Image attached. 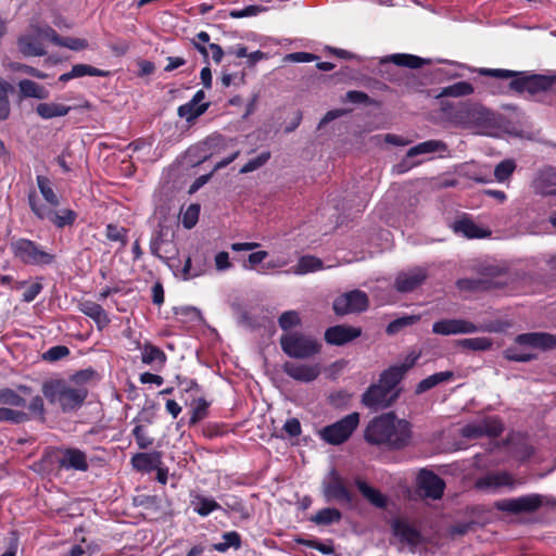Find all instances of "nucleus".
I'll return each instance as SVG.
<instances>
[{
  "instance_id": "f257e3e1",
  "label": "nucleus",
  "mask_w": 556,
  "mask_h": 556,
  "mask_svg": "<svg viewBox=\"0 0 556 556\" xmlns=\"http://www.w3.org/2000/svg\"><path fill=\"white\" fill-rule=\"evenodd\" d=\"M96 378L92 369H85L71 376L68 379H54L42 384V394L51 403L59 405L63 412L79 408L85 402L87 384Z\"/></svg>"
},
{
  "instance_id": "f03ea898",
  "label": "nucleus",
  "mask_w": 556,
  "mask_h": 556,
  "mask_svg": "<svg viewBox=\"0 0 556 556\" xmlns=\"http://www.w3.org/2000/svg\"><path fill=\"white\" fill-rule=\"evenodd\" d=\"M365 440L374 445L402 448L409 443L410 425L393 413L382 414L372 419L365 430Z\"/></svg>"
},
{
  "instance_id": "7ed1b4c3",
  "label": "nucleus",
  "mask_w": 556,
  "mask_h": 556,
  "mask_svg": "<svg viewBox=\"0 0 556 556\" xmlns=\"http://www.w3.org/2000/svg\"><path fill=\"white\" fill-rule=\"evenodd\" d=\"M400 382V371L384 370L377 384H372L363 395V403L370 408L381 409L390 406L399 396L396 389Z\"/></svg>"
},
{
  "instance_id": "20e7f679",
  "label": "nucleus",
  "mask_w": 556,
  "mask_h": 556,
  "mask_svg": "<svg viewBox=\"0 0 556 556\" xmlns=\"http://www.w3.org/2000/svg\"><path fill=\"white\" fill-rule=\"evenodd\" d=\"M282 351L293 358H308L317 354L320 344L316 339L300 332L286 333L280 338Z\"/></svg>"
},
{
  "instance_id": "39448f33",
  "label": "nucleus",
  "mask_w": 556,
  "mask_h": 556,
  "mask_svg": "<svg viewBox=\"0 0 556 556\" xmlns=\"http://www.w3.org/2000/svg\"><path fill=\"white\" fill-rule=\"evenodd\" d=\"M16 258L29 265H48L54 261V255L45 251L39 244L27 239H18L11 244Z\"/></svg>"
},
{
  "instance_id": "423d86ee",
  "label": "nucleus",
  "mask_w": 556,
  "mask_h": 556,
  "mask_svg": "<svg viewBox=\"0 0 556 556\" xmlns=\"http://www.w3.org/2000/svg\"><path fill=\"white\" fill-rule=\"evenodd\" d=\"M481 276L482 277L479 279H459L456 282L457 288L464 291H477L490 288H502L505 285L503 277L506 276V274L498 267L486 266L482 269Z\"/></svg>"
},
{
  "instance_id": "0eeeda50",
  "label": "nucleus",
  "mask_w": 556,
  "mask_h": 556,
  "mask_svg": "<svg viewBox=\"0 0 556 556\" xmlns=\"http://www.w3.org/2000/svg\"><path fill=\"white\" fill-rule=\"evenodd\" d=\"M359 424L358 413H352L320 431L323 440L338 445L346 441Z\"/></svg>"
},
{
  "instance_id": "6e6552de",
  "label": "nucleus",
  "mask_w": 556,
  "mask_h": 556,
  "mask_svg": "<svg viewBox=\"0 0 556 556\" xmlns=\"http://www.w3.org/2000/svg\"><path fill=\"white\" fill-rule=\"evenodd\" d=\"M29 205L38 218L49 219L58 228L73 225L77 217V214L70 208L54 211L46 207L43 204L38 203L36 197L33 194L29 195Z\"/></svg>"
},
{
  "instance_id": "1a4fd4ad",
  "label": "nucleus",
  "mask_w": 556,
  "mask_h": 556,
  "mask_svg": "<svg viewBox=\"0 0 556 556\" xmlns=\"http://www.w3.org/2000/svg\"><path fill=\"white\" fill-rule=\"evenodd\" d=\"M543 504V497L539 494H528L515 498L500 500L494 507L501 511L510 514L532 513Z\"/></svg>"
},
{
  "instance_id": "9d476101",
  "label": "nucleus",
  "mask_w": 556,
  "mask_h": 556,
  "mask_svg": "<svg viewBox=\"0 0 556 556\" xmlns=\"http://www.w3.org/2000/svg\"><path fill=\"white\" fill-rule=\"evenodd\" d=\"M368 307V298L365 292L353 290L339 295L333 301V309L338 315L363 312Z\"/></svg>"
},
{
  "instance_id": "9b49d317",
  "label": "nucleus",
  "mask_w": 556,
  "mask_h": 556,
  "mask_svg": "<svg viewBox=\"0 0 556 556\" xmlns=\"http://www.w3.org/2000/svg\"><path fill=\"white\" fill-rule=\"evenodd\" d=\"M323 493L326 500L352 504L353 497L346 489L341 476L336 469H331L323 481Z\"/></svg>"
},
{
  "instance_id": "f8f14e48",
  "label": "nucleus",
  "mask_w": 556,
  "mask_h": 556,
  "mask_svg": "<svg viewBox=\"0 0 556 556\" xmlns=\"http://www.w3.org/2000/svg\"><path fill=\"white\" fill-rule=\"evenodd\" d=\"M446 149H447L446 144L441 140H428V141L418 143L417 146L410 148L407 151L406 157L400 164L395 165L393 167V170L396 174H403L417 164V163H410L409 159L415 157L417 155H421V154H430V153H434V152H445Z\"/></svg>"
},
{
  "instance_id": "ddd939ff",
  "label": "nucleus",
  "mask_w": 556,
  "mask_h": 556,
  "mask_svg": "<svg viewBox=\"0 0 556 556\" xmlns=\"http://www.w3.org/2000/svg\"><path fill=\"white\" fill-rule=\"evenodd\" d=\"M478 330L476 324L462 318L441 319L432 325V332L440 336L468 334Z\"/></svg>"
},
{
  "instance_id": "4468645a",
  "label": "nucleus",
  "mask_w": 556,
  "mask_h": 556,
  "mask_svg": "<svg viewBox=\"0 0 556 556\" xmlns=\"http://www.w3.org/2000/svg\"><path fill=\"white\" fill-rule=\"evenodd\" d=\"M43 28L45 26H33L28 34L18 38V49L25 56H42L47 53L42 45L46 37L38 34L39 29ZM47 40L49 39L47 38Z\"/></svg>"
},
{
  "instance_id": "2eb2a0df",
  "label": "nucleus",
  "mask_w": 556,
  "mask_h": 556,
  "mask_svg": "<svg viewBox=\"0 0 556 556\" xmlns=\"http://www.w3.org/2000/svg\"><path fill=\"white\" fill-rule=\"evenodd\" d=\"M236 143L235 139L226 138L222 135L214 134L207 137L203 142L193 147L189 150V152L200 151L203 153L202 161L212 157L214 155L220 154L225 150L230 147H233Z\"/></svg>"
},
{
  "instance_id": "dca6fc26",
  "label": "nucleus",
  "mask_w": 556,
  "mask_h": 556,
  "mask_svg": "<svg viewBox=\"0 0 556 556\" xmlns=\"http://www.w3.org/2000/svg\"><path fill=\"white\" fill-rule=\"evenodd\" d=\"M515 479L506 471L490 472L477 480L476 486L486 492H496L502 488L513 490Z\"/></svg>"
},
{
  "instance_id": "f3484780",
  "label": "nucleus",
  "mask_w": 556,
  "mask_h": 556,
  "mask_svg": "<svg viewBox=\"0 0 556 556\" xmlns=\"http://www.w3.org/2000/svg\"><path fill=\"white\" fill-rule=\"evenodd\" d=\"M549 86V80L540 75H517L509 83L510 89L517 92H528L534 94L539 91L545 90Z\"/></svg>"
},
{
  "instance_id": "a211bd4d",
  "label": "nucleus",
  "mask_w": 556,
  "mask_h": 556,
  "mask_svg": "<svg viewBox=\"0 0 556 556\" xmlns=\"http://www.w3.org/2000/svg\"><path fill=\"white\" fill-rule=\"evenodd\" d=\"M531 188L536 194L556 195V169L549 166L539 169L533 177Z\"/></svg>"
},
{
  "instance_id": "6ab92c4d",
  "label": "nucleus",
  "mask_w": 556,
  "mask_h": 556,
  "mask_svg": "<svg viewBox=\"0 0 556 556\" xmlns=\"http://www.w3.org/2000/svg\"><path fill=\"white\" fill-rule=\"evenodd\" d=\"M426 268L415 267L397 274L394 287L399 292L405 293L415 290L427 278Z\"/></svg>"
},
{
  "instance_id": "aec40b11",
  "label": "nucleus",
  "mask_w": 556,
  "mask_h": 556,
  "mask_svg": "<svg viewBox=\"0 0 556 556\" xmlns=\"http://www.w3.org/2000/svg\"><path fill=\"white\" fill-rule=\"evenodd\" d=\"M502 432V426L493 419L484 418L479 421L466 425L462 434L468 439H476L482 435L495 437Z\"/></svg>"
},
{
  "instance_id": "412c9836",
  "label": "nucleus",
  "mask_w": 556,
  "mask_h": 556,
  "mask_svg": "<svg viewBox=\"0 0 556 556\" xmlns=\"http://www.w3.org/2000/svg\"><path fill=\"white\" fill-rule=\"evenodd\" d=\"M489 116V111L478 110L467 103H459L450 114V121L458 126H468L478 117L488 118Z\"/></svg>"
},
{
  "instance_id": "4be33fe9",
  "label": "nucleus",
  "mask_w": 556,
  "mask_h": 556,
  "mask_svg": "<svg viewBox=\"0 0 556 556\" xmlns=\"http://www.w3.org/2000/svg\"><path fill=\"white\" fill-rule=\"evenodd\" d=\"M515 342L519 345L546 351L556 348V336L546 332H530L517 336Z\"/></svg>"
},
{
  "instance_id": "5701e85b",
  "label": "nucleus",
  "mask_w": 556,
  "mask_h": 556,
  "mask_svg": "<svg viewBox=\"0 0 556 556\" xmlns=\"http://www.w3.org/2000/svg\"><path fill=\"white\" fill-rule=\"evenodd\" d=\"M91 105L88 101H84L77 106H68L58 102H40L36 105L35 112L42 119H51L54 117H62L70 113L73 109H90Z\"/></svg>"
},
{
  "instance_id": "b1692460",
  "label": "nucleus",
  "mask_w": 556,
  "mask_h": 556,
  "mask_svg": "<svg viewBox=\"0 0 556 556\" xmlns=\"http://www.w3.org/2000/svg\"><path fill=\"white\" fill-rule=\"evenodd\" d=\"M418 485L425 496L433 500H438L442 496L445 486L440 477L428 470H421L419 472Z\"/></svg>"
},
{
  "instance_id": "393cba45",
  "label": "nucleus",
  "mask_w": 556,
  "mask_h": 556,
  "mask_svg": "<svg viewBox=\"0 0 556 556\" xmlns=\"http://www.w3.org/2000/svg\"><path fill=\"white\" fill-rule=\"evenodd\" d=\"M283 371L294 380L301 382L314 381L320 374L319 365L296 364L287 362L283 364Z\"/></svg>"
},
{
  "instance_id": "a878e982",
  "label": "nucleus",
  "mask_w": 556,
  "mask_h": 556,
  "mask_svg": "<svg viewBox=\"0 0 556 556\" xmlns=\"http://www.w3.org/2000/svg\"><path fill=\"white\" fill-rule=\"evenodd\" d=\"M361 336V329L345 326V325H338L330 327L325 332V340L329 344L333 345H342L345 344L353 339Z\"/></svg>"
},
{
  "instance_id": "bb28decb",
  "label": "nucleus",
  "mask_w": 556,
  "mask_h": 556,
  "mask_svg": "<svg viewBox=\"0 0 556 556\" xmlns=\"http://www.w3.org/2000/svg\"><path fill=\"white\" fill-rule=\"evenodd\" d=\"M38 34L48 38L52 43L68 48L73 51H80L88 48V41L86 39L75 37H61L50 26H45L43 29H39Z\"/></svg>"
},
{
  "instance_id": "cd10ccee",
  "label": "nucleus",
  "mask_w": 556,
  "mask_h": 556,
  "mask_svg": "<svg viewBox=\"0 0 556 556\" xmlns=\"http://www.w3.org/2000/svg\"><path fill=\"white\" fill-rule=\"evenodd\" d=\"M391 528L393 534L399 538L402 543L409 545L410 548L416 547L421 541L420 533L406 520L395 519L392 521Z\"/></svg>"
},
{
  "instance_id": "c85d7f7f",
  "label": "nucleus",
  "mask_w": 556,
  "mask_h": 556,
  "mask_svg": "<svg viewBox=\"0 0 556 556\" xmlns=\"http://www.w3.org/2000/svg\"><path fill=\"white\" fill-rule=\"evenodd\" d=\"M60 466L65 469L85 471L88 469L86 454L77 448H66L60 458Z\"/></svg>"
},
{
  "instance_id": "c756f323",
  "label": "nucleus",
  "mask_w": 556,
  "mask_h": 556,
  "mask_svg": "<svg viewBox=\"0 0 556 556\" xmlns=\"http://www.w3.org/2000/svg\"><path fill=\"white\" fill-rule=\"evenodd\" d=\"M141 361L153 369H160L165 365L166 355L157 346L147 342L141 348Z\"/></svg>"
},
{
  "instance_id": "7c9ffc66",
  "label": "nucleus",
  "mask_w": 556,
  "mask_h": 556,
  "mask_svg": "<svg viewBox=\"0 0 556 556\" xmlns=\"http://www.w3.org/2000/svg\"><path fill=\"white\" fill-rule=\"evenodd\" d=\"M161 453H138L132 456L131 464L139 471H152L161 465Z\"/></svg>"
},
{
  "instance_id": "2f4dec72",
  "label": "nucleus",
  "mask_w": 556,
  "mask_h": 556,
  "mask_svg": "<svg viewBox=\"0 0 556 556\" xmlns=\"http://www.w3.org/2000/svg\"><path fill=\"white\" fill-rule=\"evenodd\" d=\"M79 309L81 313L92 318L99 328L105 327L110 323L106 312L96 302L84 301L79 304Z\"/></svg>"
},
{
  "instance_id": "473e14b6",
  "label": "nucleus",
  "mask_w": 556,
  "mask_h": 556,
  "mask_svg": "<svg viewBox=\"0 0 556 556\" xmlns=\"http://www.w3.org/2000/svg\"><path fill=\"white\" fill-rule=\"evenodd\" d=\"M454 231L457 233H462L464 237L472 239V238H483L489 235V232L478 225H476L472 220L464 218L454 223Z\"/></svg>"
},
{
  "instance_id": "72a5a7b5",
  "label": "nucleus",
  "mask_w": 556,
  "mask_h": 556,
  "mask_svg": "<svg viewBox=\"0 0 556 556\" xmlns=\"http://www.w3.org/2000/svg\"><path fill=\"white\" fill-rule=\"evenodd\" d=\"M356 486L363 496L374 506L383 508L387 505V497L379 492L377 489L370 486L365 481L357 479L355 481Z\"/></svg>"
},
{
  "instance_id": "f704fd0d",
  "label": "nucleus",
  "mask_w": 556,
  "mask_h": 556,
  "mask_svg": "<svg viewBox=\"0 0 556 556\" xmlns=\"http://www.w3.org/2000/svg\"><path fill=\"white\" fill-rule=\"evenodd\" d=\"M324 268L321 260L312 255L300 257L298 264L293 266L288 273L294 275H306Z\"/></svg>"
},
{
  "instance_id": "c9c22d12",
  "label": "nucleus",
  "mask_w": 556,
  "mask_h": 556,
  "mask_svg": "<svg viewBox=\"0 0 556 556\" xmlns=\"http://www.w3.org/2000/svg\"><path fill=\"white\" fill-rule=\"evenodd\" d=\"M453 377H454L453 371L447 370V371L435 372V374L422 379L417 384L415 392L417 394H421V393L434 388L435 386H438L440 383L447 382V381L452 380Z\"/></svg>"
},
{
  "instance_id": "e433bc0d",
  "label": "nucleus",
  "mask_w": 556,
  "mask_h": 556,
  "mask_svg": "<svg viewBox=\"0 0 556 556\" xmlns=\"http://www.w3.org/2000/svg\"><path fill=\"white\" fill-rule=\"evenodd\" d=\"M18 88L22 96L25 98H36L39 100H43L49 97L48 89L30 79L21 80L18 83Z\"/></svg>"
},
{
  "instance_id": "4c0bfd02",
  "label": "nucleus",
  "mask_w": 556,
  "mask_h": 556,
  "mask_svg": "<svg viewBox=\"0 0 556 556\" xmlns=\"http://www.w3.org/2000/svg\"><path fill=\"white\" fill-rule=\"evenodd\" d=\"M380 62L382 64L387 62H392L399 66H406L409 68H418L426 63V61L419 56L404 53L392 54L390 56L382 59Z\"/></svg>"
},
{
  "instance_id": "58836bf2",
  "label": "nucleus",
  "mask_w": 556,
  "mask_h": 556,
  "mask_svg": "<svg viewBox=\"0 0 556 556\" xmlns=\"http://www.w3.org/2000/svg\"><path fill=\"white\" fill-rule=\"evenodd\" d=\"M207 108L208 103L197 104L190 100L178 108V115L190 123L201 116Z\"/></svg>"
},
{
  "instance_id": "ea45409f",
  "label": "nucleus",
  "mask_w": 556,
  "mask_h": 556,
  "mask_svg": "<svg viewBox=\"0 0 556 556\" xmlns=\"http://www.w3.org/2000/svg\"><path fill=\"white\" fill-rule=\"evenodd\" d=\"M492 339L486 337L467 338L457 341V346L469 351H488L492 348Z\"/></svg>"
},
{
  "instance_id": "a19ab883",
  "label": "nucleus",
  "mask_w": 556,
  "mask_h": 556,
  "mask_svg": "<svg viewBox=\"0 0 556 556\" xmlns=\"http://www.w3.org/2000/svg\"><path fill=\"white\" fill-rule=\"evenodd\" d=\"M38 189L42 194L43 199L52 206H58L60 204L59 197L54 192L52 188V184L50 179L46 176L38 175L36 178Z\"/></svg>"
},
{
  "instance_id": "79ce46f5",
  "label": "nucleus",
  "mask_w": 556,
  "mask_h": 556,
  "mask_svg": "<svg viewBox=\"0 0 556 556\" xmlns=\"http://www.w3.org/2000/svg\"><path fill=\"white\" fill-rule=\"evenodd\" d=\"M191 504L194 511H197L200 516H207L220 507L219 504L213 498L201 495L195 496Z\"/></svg>"
},
{
  "instance_id": "37998d69",
  "label": "nucleus",
  "mask_w": 556,
  "mask_h": 556,
  "mask_svg": "<svg viewBox=\"0 0 556 556\" xmlns=\"http://www.w3.org/2000/svg\"><path fill=\"white\" fill-rule=\"evenodd\" d=\"M341 513L337 508H324L317 511L311 520L316 525H331L341 520Z\"/></svg>"
},
{
  "instance_id": "c03bdc74",
  "label": "nucleus",
  "mask_w": 556,
  "mask_h": 556,
  "mask_svg": "<svg viewBox=\"0 0 556 556\" xmlns=\"http://www.w3.org/2000/svg\"><path fill=\"white\" fill-rule=\"evenodd\" d=\"M241 546V538L238 532L229 531L223 534V542L216 543L214 549L220 553L226 552L228 548L233 547L236 549Z\"/></svg>"
},
{
  "instance_id": "a18cd8bd",
  "label": "nucleus",
  "mask_w": 556,
  "mask_h": 556,
  "mask_svg": "<svg viewBox=\"0 0 556 556\" xmlns=\"http://www.w3.org/2000/svg\"><path fill=\"white\" fill-rule=\"evenodd\" d=\"M473 87L467 81H458L445 87L441 91V96L445 97H463L472 93Z\"/></svg>"
},
{
  "instance_id": "49530a36",
  "label": "nucleus",
  "mask_w": 556,
  "mask_h": 556,
  "mask_svg": "<svg viewBox=\"0 0 556 556\" xmlns=\"http://www.w3.org/2000/svg\"><path fill=\"white\" fill-rule=\"evenodd\" d=\"M515 169L516 163L514 160H504L495 166L494 177L496 181L504 182L511 176Z\"/></svg>"
},
{
  "instance_id": "de8ad7c7",
  "label": "nucleus",
  "mask_w": 556,
  "mask_h": 556,
  "mask_svg": "<svg viewBox=\"0 0 556 556\" xmlns=\"http://www.w3.org/2000/svg\"><path fill=\"white\" fill-rule=\"evenodd\" d=\"M0 404L23 407L25 400L15 390L4 388L0 390Z\"/></svg>"
},
{
  "instance_id": "09e8293b",
  "label": "nucleus",
  "mask_w": 556,
  "mask_h": 556,
  "mask_svg": "<svg viewBox=\"0 0 556 556\" xmlns=\"http://www.w3.org/2000/svg\"><path fill=\"white\" fill-rule=\"evenodd\" d=\"M25 412L12 409L9 407H0V421H9L13 424H22L28 420Z\"/></svg>"
},
{
  "instance_id": "8fccbe9b",
  "label": "nucleus",
  "mask_w": 556,
  "mask_h": 556,
  "mask_svg": "<svg viewBox=\"0 0 556 556\" xmlns=\"http://www.w3.org/2000/svg\"><path fill=\"white\" fill-rule=\"evenodd\" d=\"M419 319H420V317L418 315H409V316L400 317V318L391 321L388 325L387 332L389 334H395L404 327L412 326V325L416 324Z\"/></svg>"
},
{
  "instance_id": "3c124183",
  "label": "nucleus",
  "mask_w": 556,
  "mask_h": 556,
  "mask_svg": "<svg viewBox=\"0 0 556 556\" xmlns=\"http://www.w3.org/2000/svg\"><path fill=\"white\" fill-rule=\"evenodd\" d=\"M190 425H195L207 416L208 402L202 397L193 402Z\"/></svg>"
},
{
  "instance_id": "603ef678",
  "label": "nucleus",
  "mask_w": 556,
  "mask_h": 556,
  "mask_svg": "<svg viewBox=\"0 0 556 556\" xmlns=\"http://www.w3.org/2000/svg\"><path fill=\"white\" fill-rule=\"evenodd\" d=\"M279 326L283 330H289L298 325H300L301 319L295 311H288L280 315L278 319Z\"/></svg>"
},
{
  "instance_id": "864d4df0",
  "label": "nucleus",
  "mask_w": 556,
  "mask_h": 556,
  "mask_svg": "<svg viewBox=\"0 0 556 556\" xmlns=\"http://www.w3.org/2000/svg\"><path fill=\"white\" fill-rule=\"evenodd\" d=\"M136 443L139 448L146 450L153 444V439L148 435L144 428L141 425H137L132 430Z\"/></svg>"
},
{
  "instance_id": "5fc2aeb1",
  "label": "nucleus",
  "mask_w": 556,
  "mask_h": 556,
  "mask_svg": "<svg viewBox=\"0 0 556 556\" xmlns=\"http://www.w3.org/2000/svg\"><path fill=\"white\" fill-rule=\"evenodd\" d=\"M75 78L83 76H104L105 73L97 67L87 64H76L72 67Z\"/></svg>"
},
{
  "instance_id": "6e6d98bb",
  "label": "nucleus",
  "mask_w": 556,
  "mask_h": 556,
  "mask_svg": "<svg viewBox=\"0 0 556 556\" xmlns=\"http://www.w3.org/2000/svg\"><path fill=\"white\" fill-rule=\"evenodd\" d=\"M10 88V84L0 81V119H5L10 113V104L8 100V90Z\"/></svg>"
},
{
  "instance_id": "4d7b16f0",
  "label": "nucleus",
  "mask_w": 556,
  "mask_h": 556,
  "mask_svg": "<svg viewBox=\"0 0 556 556\" xmlns=\"http://www.w3.org/2000/svg\"><path fill=\"white\" fill-rule=\"evenodd\" d=\"M270 157L269 152H263L257 157L249 161L240 168L241 174H248L262 167Z\"/></svg>"
},
{
  "instance_id": "13d9d810",
  "label": "nucleus",
  "mask_w": 556,
  "mask_h": 556,
  "mask_svg": "<svg viewBox=\"0 0 556 556\" xmlns=\"http://www.w3.org/2000/svg\"><path fill=\"white\" fill-rule=\"evenodd\" d=\"M127 230L123 227H118L113 224L106 226V238L110 241L121 242L123 245L126 244Z\"/></svg>"
},
{
  "instance_id": "bf43d9fd",
  "label": "nucleus",
  "mask_w": 556,
  "mask_h": 556,
  "mask_svg": "<svg viewBox=\"0 0 556 556\" xmlns=\"http://www.w3.org/2000/svg\"><path fill=\"white\" fill-rule=\"evenodd\" d=\"M200 213V206L191 204L187 207L182 215V224L187 229H191L198 222Z\"/></svg>"
},
{
  "instance_id": "052dcab7",
  "label": "nucleus",
  "mask_w": 556,
  "mask_h": 556,
  "mask_svg": "<svg viewBox=\"0 0 556 556\" xmlns=\"http://www.w3.org/2000/svg\"><path fill=\"white\" fill-rule=\"evenodd\" d=\"M419 356L420 353L410 352L401 365L391 366L389 369H396L397 371H400L401 381L405 372L415 365Z\"/></svg>"
},
{
  "instance_id": "680f3d73",
  "label": "nucleus",
  "mask_w": 556,
  "mask_h": 556,
  "mask_svg": "<svg viewBox=\"0 0 556 556\" xmlns=\"http://www.w3.org/2000/svg\"><path fill=\"white\" fill-rule=\"evenodd\" d=\"M70 354V350L64 345H55L50 348L47 352L43 354V359L49 362H55L61 358H64Z\"/></svg>"
},
{
  "instance_id": "e2e57ef3",
  "label": "nucleus",
  "mask_w": 556,
  "mask_h": 556,
  "mask_svg": "<svg viewBox=\"0 0 556 556\" xmlns=\"http://www.w3.org/2000/svg\"><path fill=\"white\" fill-rule=\"evenodd\" d=\"M264 11V8L260 5H248L241 10H233L230 12V16L235 18H242L248 16H255Z\"/></svg>"
},
{
  "instance_id": "0e129e2a",
  "label": "nucleus",
  "mask_w": 556,
  "mask_h": 556,
  "mask_svg": "<svg viewBox=\"0 0 556 556\" xmlns=\"http://www.w3.org/2000/svg\"><path fill=\"white\" fill-rule=\"evenodd\" d=\"M28 409L33 416L43 419L45 405H43V400L41 399V396H39V395L34 396L28 405Z\"/></svg>"
},
{
  "instance_id": "69168bd1",
  "label": "nucleus",
  "mask_w": 556,
  "mask_h": 556,
  "mask_svg": "<svg viewBox=\"0 0 556 556\" xmlns=\"http://www.w3.org/2000/svg\"><path fill=\"white\" fill-rule=\"evenodd\" d=\"M42 285L39 281L31 282L28 285L23 293L24 302H31L36 299V296L42 291Z\"/></svg>"
},
{
  "instance_id": "338daca9",
  "label": "nucleus",
  "mask_w": 556,
  "mask_h": 556,
  "mask_svg": "<svg viewBox=\"0 0 556 556\" xmlns=\"http://www.w3.org/2000/svg\"><path fill=\"white\" fill-rule=\"evenodd\" d=\"M268 256V253L266 251H257L254 253H251L248 257V263L243 264V267L245 269H254L256 265L264 262V260Z\"/></svg>"
},
{
  "instance_id": "774afa93",
  "label": "nucleus",
  "mask_w": 556,
  "mask_h": 556,
  "mask_svg": "<svg viewBox=\"0 0 556 556\" xmlns=\"http://www.w3.org/2000/svg\"><path fill=\"white\" fill-rule=\"evenodd\" d=\"M214 262H215V267L218 271H225L232 266L229 261V254L225 251L218 252L215 255Z\"/></svg>"
}]
</instances>
